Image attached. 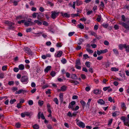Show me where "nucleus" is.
<instances>
[{"mask_svg":"<svg viewBox=\"0 0 129 129\" xmlns=\"http://www.w3.org/2000/svg\"><path fill=\"white\" fill-rule=\"evenodd\" d=\"M28 77L27 76L24 75L22 76L20 80L21 81L23 84H27L28 81Z\"/></svg>","mask_w":129,"mask_h":129,"instance_id":"1","label":"nucleus"},{"mask_svg":"<svg viewBox=\"0 0 129 129\" xmlns=\"http://www.w3.org/2000/svg\"><path fill=\"white\" fill-rule=\"evenodd\" d=\"M120 119L123 121L124 125L128 126L129 127V119L126 118L125 117L122 116L120 118Z\"/></svg>","mask_w":129,"mask_h":129,"instance_id":"2","label":"nucleus"},{"mask_svg":"<svg viewBox=\"0 0 129 129\" xmlns=\"http://www.w3.org/2000/svg\"><path fill=\"white\" fill-rule=\"evenodd\" d=\"M119 24L121 25L126 29L129 30V21H127L126 23L120 21L119 22Z\"/></svg>","mask_w":129,"mask_h":129,"instance_id":"3","label":"nucleus"},{"mask_svg":"<svg viewBox=\"0 0 129 129\" xmlns=\"http://www.w3.org/2000/svg\"><path fill=\"white\" fill-rule=\"evenodd\" d=\"M31 19L29 18L27 20H26L24 22V25L25 26H29L35 25V23L31 21Z\"/></svg>","mask_w":129,"mask_h":129,"instance_id":"4","label":"nucleus"},{"mask_svg":"<svg viewBox=\"0 0 129 129\" xmlns=\"http://www.w3.org/2000/svg\"><path fill=\"white\" fill-rule=\"evenodd\" d=\"M76 121H77L76 123L78 126L82 128H84L85 127V124L79 120L77 119L76 120Z\"/></svg>","mask_w":129,"mask_h":129,"instance_id":"5","label":"nucleus"},{"mask_svg":"<svg viewBox=\"0 0 129 129\" xmlns=\"http://www.w3.org/2000/svg\"><path fill=\"white\" fill-rule=\"evenodd\" d=\"M76 65L75 67L76 68L79 70H80L81 69V67L80 66L81 63L80 59H78L76 61Z\"/></svg>","mask_w":129,"mask_h":129,"instance_id":"6","label":"nucleus"},{"mask_svg":"<svg viewBox=\"0 0 129 129\" xmlns=\"http://www.w3.org/2000/svg\"><path fill=\"white\" fill-rule=\"evenodd\" d=\"M52 13L51 15V18L53 19H55L60 13L59 12H56L55 11L51 12Z\"/></svg>","mask_w":129,"mask_h":129,"instance_id":"7","label":"nucleus"},{"mask_svg":"<svg viewBox=\"0 0 129 129\" xmlns=\"http://www.w3.org/2000/svg\"><path fill=\"white\" fill-rule=\"evenodd\" d=\"M24 51L26 53L29 55H31L33 54V53L29 48L26 47L24 48Z\"/></svg>","mask_w":129,"mask_h":129,"instance_id":"8","label":"nucleus"},{"mask_svg":"<svg viewBox=\"0 0 129 129\" xmlns=\"http://www.w3.org/2000/svg\"><path fill=\"white\" fill-rule=\"evenodd\" d=\"M62 53V52L61 51H59L55 53L54 56L56 58L60 57L61 56Z\"/></svg>","mask_w":129,"mask_h":129,"instance_id":"9","label":"nucleus"},{"mask_svg":"<svg viewBox=\"0 0 129 129\" xmlns=\"http://www.w3.org/2000/svg\"><path fill=\"white\" fill-rule=\"evenodd\" d=\"M41 113V112H40L38 113V118L39 119H40V117H41L42 119H45V117L44 114L43 113H42L41 114V115L40 116Z\"/></svg>","mask_w":129,"mask_h":129,"instance_id":"10","label":"nucleus"},{"mask_svg":"<svg viewBox=\"0 0 129 129\" xmlns=\"http://www.w3.org/2000/svg\"><path fill=\"white\" fill-rule=\"evenodd\" d=\"M93 92L94 94L97 95L101 93V90L98 89H96L93 90Z\"/></svg>","mask_w":129,"mask_h":129,"instance_id":"11","label":"nucleus"},{"mask_svg":"<svg viewBox=\"0 0 129 129\" xmlns=\"http://www.w3.org/2000/svg\"><path fill=\"white\" fill-rule=\"evenodd\" d=\"M126 45L125 44H120L118 45L119 49L120 50H122L123 48H125L126 47Z\"/></svg>","mask_w":129,"mask_h":129,"instance_id":"12","label":"nucleus"},{"mask_svg":"<svg viewBox=\"0 0 129 129\" xmlns=\"http://www.w3.org/2000/svg\"><path fill=\"white\" fill-rule=\"evenodd\" d=\"M97 102L99 104L101 105H104L105 103V102L102 99H99L97 101Z\"/></svg>","mask_w":129,"mask_h":129,"instance_id":"13","label":"nucleus"},{"mask_svg":"<svg viewBox=\"0 0 129 129\" xmlns=\"http://www.w3.org/2000/svg\"><path fill=\"white\" fill-rule=\"evenodd\" d=\"M25 115L27 116H29L30 117L33 115V113L31 112H25Z\"/></svg>","mask_w":129,"mask_h":129,"instance_id":"14","label":"nucleus"},{"mask_svg":"<svg viewBox=\"0 0 129 129\" xmlns=\"http://www.w3.org/2000/svg\"><path fill=\"white\" fill-rule=\"evenodd\" d=\"M20 1L21 0H18V1H16L15 0H11L10 2L11 3H13L14 5L16 6L17 5L18 2Z\"/></svg>","mask_w":129,"mask_h":129,"instance_id":"15","label":"nucleus"},{"mask_svg":"<svg viewBox=\"0 0 129 129\" xmlns=\"http://www.w3.org/2000/svg\"><path fill=\"white\" fill-rule=\"evenodd\" d=\"M51 67L50 66H47L44 70V72L45 73H47L48 71L50 70Z\"/></svg>","mask_w":129,"mask_h":129,"instance_id":"16","label":"nucleus"},{"mask_svg":"<svg viewBox=\"0 0 129 129\" xmlns=\"http://www.w3.org/2000/svg\"><path fill=\"white\" fill-rule=\"evenodd\" d=\"M59 99L61 102L62 103L63 101V95L62 93H60L59 95Z\"/></svg>","mask_w":129,"mask_h":129,"instance_id":"17","label":"nucleus"},{"mask_svg":"<svg viewBox=\"0 0 129 129\" xmlns=\"http://www.w3.org/2000/svg\"><path fill=\"white\" fill-rule=\"evenodd\" d=\"M75 2L77 6H78L81 5L83 3V2L79 0H77Z\"/></svg>","mask_w":129,"mask_h":129,"instance_id":"18","label":"nucleus"},{"mask_svg":"<svg viewBox=\"0 0 129 129\" xmlns=\"http://www.w3.org/2000/svg\"><path fill=\"white\" fill-rule=\"evenodd\" d=\"M18 68L19 70H23L24 68V66L22 64H21L19 65Z\"/></svg>","mask_w":129,"mask_h":129,"instance_id":"19","label":"nucleus"},{"mask_svg":"<svg viewBox=\"0 0 129 129\" xmlns=\"http://www.w3.org/2000/svg\"><path fill=\"white\" fill-rule=\"evenodd\" d=\"M119 114V112L118 111H116L112 113V116L113 117H115L116 115H118Z\"/></svg>","mask_w":129,"mask_h":129,"instance_id":"20","label":"nucleus"},{"mask_svg":"<svg viewBox=\"0 0 129 129\" xmlns=\"http://www.w3.org/2000/svg\"><path fill=\"white\" fill-rule=\"evenodd\" d=\"M14 23H13L10 22L8 26H9V28L10 29H12L14 28L13 25H14Z\"/></svg>","mask_w":129,"mask_h":129,"instance_id":"21","label":"nucleus"},{"mask_svg":"<svg viewBox=\"0 0 129 129\" xmlns=\"http://www.w3.org/2000/svg\"><path fill=\"white\" fill-rule=\"evenodd\" d=\"M48 28H49L48 31L52 34L54 33V31H53V29L51 27L49 26Z\"/></svg>","mask_w":129,"mask_h":129,"instance_id":"22","label":"nucleus"},{"mask_svg":"<svg viewBox=\"0 0 129 129\" xmlns=\"http://www.w3.org/2000/svg\"><path fill=\"white\" fill-rule=\"evenodd\" d=\"M34 23H37L39 25H41L42 24V22L38 20H35L34 21Z\"/></svg>","mask_w":129,"mask_h":129,"instance_id":"23","label":"nucleus"},{"mask_svg":"<svg viewBox=\"0 0 129 129\" xmlns=\"http://www.w3.org/2000/svg\"><path fill=\"white\" fill-rule=\"evenodd\" d=\"M80 103L82 105L83 108H84L86 105V103L83 101L81 100L80 101Z\"/></svg>","mask_w":129,"mask_h":129,"instance_id":"24","label":"nucleus"},{"mask_svg":"<svg viewBox=\"0 0 129 129\" xmlns=\"http://www.w3.org/2000/svg\"><path fill=\"white\" fill-rule=\"evenodd\" d=\"M71 78L74 79L76 80L77 79V76L75 74H72L71 76Z\"/></svg>","mask_w":129,"mask_h":129,"instance_id":"25","label":"nucleus"},{"mask_svg":"<svg viewBox=\"0 0 129 129\" xmlns=\"http://www.w3.org/2000/svg\"><path fill=\"white\" fill-rule=\"evenodd\" d=\"M71 83H74L75 85H77L79 84V82L75 80H71Z\"/></svg>","mask_w":129,"mask_h":129,"instance_id":"26","label":"nucleus"},{"mask_svg":"<svg viewBox=\"0 0 129 129\" xmlns=\"http://www.w3.org/2000/svg\"><path fill=\"white\" fill-rule=\"evenodd\" d=\"M77 26L78 27L82 29H83L84 27L83 25L80 23L79 24H78L77 25Z\"/></svg>","mask_w":129,"mask_h":129,"instance_id":"27","label":"nucleus"},{"mask_svg":"<svg viewBox=\"0 0 129 129\" xmlns=\"http://www.w3.org/2000/svg\"><path fill=\"white\" fill-rule=\"evenodd\" d=\"M111 70L112 71H118V69L115 67H112L111 68Z\"/></svg>","mask_w":129,"mask_h":129,"instance_id":"28","label":"nucleus"},{"mask_svg":"<svg viewBox=\"0 0 129 129\" xmlns=\"http://www.w3.org/2000/svg\"><path fill=\"white\" fill-rule=\"evenodd\" d=\"M44 103L43 101L39 100L38 102V104L40 106H42Z\"/></svg>","mask_w":129,"mask_h":129,"instance_id":"29","label":"nucleus"},{"mask_svg":"<svg viewBox=\"0 0 129 129\" xmlns=\"http://www.w3.org/2000/svg\"><path fill=\"white\" fill-rule=\"evenodd\" d=\"M66 87L65 86H62L61 88V90L62 91H64L66 90Z\"/></svg>","mask_w":129,"mask_h":129,"instance_id":"30","label":"nucleus"},{"mask_svg":"<svg viewBox=\"0 0 129 129\" xmlns=\"http://www.w3.org/2000/svg\"><path fill=\"white\" fill-rule=\"evenodd\" d=\"M43 16V14L41 13H39L38 14V19H40L42 17V16Z\"/></svg>","mask_w":129,"mask_h":129,"instance_id":"31","label":"nucleus"},{"mask_svg":"<svg viewBox=\"0 0 129 129\" xmlns=\"http://www.w3.org/2000/svg\"><path fill=\"white\" fill-rule=\"evenodd\" d=\"M53 101L56 104L58 105V100L57 98H54Z\"/></svg>","mask_w":129,"mask_h":129,"instance_id":"32","label":"nucleus"},{"mask_svg":"<svg viewBox=\"0 0 129 129\" xmlns=\"http://www.w3.org/2000/svg\"><path fill=\"white\" fill-rule=\"evenodd\" d=\"M33 127L35 129H38L39 128V126L38 124H36L33 126Z\"/></svg>","mask_w":129,"mask_h":129,"instance_id":"33","label":"nucleus"},{"mask_svg":"<svg viewBox=\"0 0 129 129\" xmlns=\"http://www.w3.org/2000/svg\"><path fill=\"white\" fill-rule=\"evenodd\" d=\"M101 15H98L96 20L98 22H100L101 20Z\"/></svg>","mask_w":129,"mask_h":129,"instance_id":"34","label":"nucleus"},{"mask_svg":"<svg viewBox=\"0 0 129 129\" xmlns=\"http://www.w3.org/2000/svg\"><path fill=\"white\" fill-rule=\"evenodd\" d=\"M42 23L43 25L45 26H47L48 25V23L45 21H43Z\"/></svg>","mask_w":129,"mask_h":129,"instance_id":"35","label":"nucleus"},{"mask_svg":"<svg viewBox=\"0 0 129 129\" xmlns=\"http://www.w3.org/2000/svg\"><path fill=\"white\" fill-rule=\"evenodd\" d=\"M103 65H104V66L106 68H107L109 67L110 66V64L108 62H105Z\"/></svg>","mask_w":129,"mask_h":129,"instance_id":"36","label":"nucleus"},{"mask_svg":"<svg viewBox=\"0 0 129 129\" xmlns=\"http://www.w3.org/2000/svg\"><path fill=\"white\" fill-rule=\"evenodd\" d=\"M25 20H22L21 21H18L17 22L19 24H20L21 23H24V22H25Z\"/></svg>","mask_w":129,"mask_h":129,"instance_id":"37","label":"nucleus"},{"mask_svg":"<svg viewBox=\"0 0 129 129\" xmlns=\"http://www.w3.org/2000/svg\"><path fill=\"white\" fill-rule=\"evenodd\" d=\"M75 33L74 31L70 32L68 34V36L69 37H71L74 34H75Z\"/></svg>","mask_w":129,"mask_h":129,"instance_id":"38","label":"nucleus"},{"mask_svg":"<svg viewBox=\"0 0 129 129\" xmlns=\"http://www.w3.org/2000/svg\"><path fill=\"white\" fill-rule=\"evenodd\" d=\"M90 62L89 61H86L85 63V64L87 67L88 68H90Z\"/></svg>","mask_w":129,"mask_h":129,"instance_id":"39","label":"nucleus"},{"mask_svg":"<svg viewBox=\"0 0 129 129\" xmlns=\"http://www.w3.org/2000/svg\"><path fill=\"white\" fill-rule=\"evenodd\" d=\"M61 61L63 64H64L66 63L67 60L66 59L64 58L61 60Z\"/></svg>","mask_w":129,"mask_h":129,"instance_id":"40","label":"nucleus"},{"mask_svg":"<svg viewBox=\"0 0 129 129\" xmlns=\"http://www.w3.org/2000/svg\"><path fill=\"white\" fill-rule=\"evenodd\" d=\"M47 4L51 6H54V4L53 3H52L48 1H47Z\"/></svg>","mask_w":129,"mask_h":129,"instance_id":"41","label":"nucleus"},{"mask_svg":"<svg viewBox=\"0 0 129 129\" xmlns=\"http://www.w3.org/2000/svg\"><path fill=\"white\" fill-rule=\"evenodd\" d=\"M86 51L89 53H92L93 52L92 50L90 49L89 48H86Z\"/></svg>","mask_w":129,"mask_h":129,"instance_id":"42","label":"nucleus"},{"mask_svg":"<svg viewBox=\"0 0 129 129\" xmlns=\"http://www.w3.org/2000/svg\"><path fill=\"white\" fill-rule=\"evenodd\" d=\"M23 18L22 16V15H20L16 17V19L17 20L21 19Z\"/></svg>","mask_w":129,"mask_h":129,"instance_id":"43","label":"nucleus"},{"mask_svg":"<svg viewBox=\"0 0 129 129\" xmlns=\"http://www.w3.org/2000/svg\"><path fill=\"white\" fill-rule=\"evenodd\" d=\"M124 48L126 49V51L127 52H129V45L126 46V47Z\"/></svg>","mask_w":129,"mask_h":129,"instance_id":"44","label":"nucleus"},{"mask_svg":"<svg viewBox=\"0 0 129 129\" xmlns=\"http://www.w3.org/2000/svg\"><path fill=\"white\" fill-rule=\"evenodd\" d=\"M113 50L115 54H118L119 53L118 51L116 49H114Z\"/></svg>","mask_w":129,"mask_h":129,"instance_id":"45","label":"nucleus"},{"mask_svg":"<svg viewBox=\"0 0 129 129\" xmlns=\"http://www.w3.org/2000/svg\"><path fill=\"white\" fill-rule=\"evenodd\" d=\"M102 26H103L105 28H107L108 26V24H106L105 23H104L102 24Z\"/></svg>","mask_w":129,"mask_h":129,"instance_id":"46","label":"nucleus"},{"mask_svg":"<svg viewBox=\"0 0 129 129\" xmlns=\"http://www.w3.org/2000/svg\"><path fill=\"white\" fill-rule=\"evenodd\" d=\"M63 15V16L69 18L70 17V15L67 14V13H64Z\"/></svg>","mask_w":129,"mask_h":129,"instance_id":"47","label":"nucleus"},{"mask_svg":"<svg viewBox=\"0 0 129 129\" xmlns=\"http://www.w3.org/2000/svg\"><path fill=\"white\" fill-rule=\"evenodd\" d=\"M83 57L84 59H86L88 58L89 57L88 56V55L87 54H85L83 55Z\"/></svg>","mask_w":129,"mask_h":129,"instance_id":"48","label":"nucleus"},{"mask_svg":"<svg viewBox=\"0 0 129 129\" xmlns=\"http://www.w3.org/2000/svg\"><path fill=\"white\" fill-rule=\"evenodd\" d=\"M68 107L69 108L71 109L72 110L74 111V108H73V105L69 104Z\"/></svg>","mask_w":129,"mask_h":129,"instance_id":"49","label":"nucleus"},{"mask_svg":"<svg viewBox=\"0 0 129 129\" xmlns=\"http://www.w3.org/2000/svg\"><path fill=\"white\" fill-rule=\"evenodd\" d=\"M16 101V100L15 99H11L10 100V102L11 104H12L15 102Z\"/></svg>","mask_w":129,"mask_h":129,"instance_id":"50","label":"nucleus"},{"mask_svg":"<svg viewBox=\"0 0 129 129\" xmlns=\"http://www.w3.org/2000/svg\"><path fill=\"white\" fill-rule=\"evenodd\" d=\"M21 126V124L19 123H17L15 125V126L17 128H19Z\"/></svg>","mask_w":129,"mask_h":129,"instance_id":"51","label":"nucleus"},{"mask_svg":"<svg viewBox=\"0 0 129 129\" xmlns=\"http://www.w3.org/2000/svg\"><path fill=\"white\" fill-rule=\"evenodd\" d=\"M121 20L125 22V17L124 15H122L121 16Z\"/></svg>","mask_w":129,"mask_h":129,"instance_id":"52","label":"nucleus"},{"mask_svg":"<svg viewBox=\"0 0 129 129\" xmlns=\"http://www.w3.org/2000/svg\"><path fill=\"white\" fill-rule=\"evenodd\" d=\"M28 104L30 105H31L33 104V102L32 100H30L28 102Z\"/></svg>","mask_w":129,"mask_h":129,"instance_id":"53","label":"nucleus"},{"mask_svg":"<svg viewBox=\"0 0 129 129\" xmlns=\"http://www.w3.org/2000/svg\"><path fill=\"white\" fill-rule=\"evenodd\" d=\"M7 66H5L2 67V69L3 71H4L6 70L7 69Z\"/></svg>","mask_w":129,"mask_h":129,"instance_id":"54","label":"nucleus"},{"mask_svg":"<svg viewBox=\"0 0 129 129\" xmlns=\"http://www.w3.org/2000/svg\"><path fill=\"white\" fill-rule=\"evenodd\" d=\"M4 73H0V78L2 79L4 78Z\"/></svg>","mask_w":129,"mask_h":129,"instance_id":"55","label":"nucleus"},{"mask_svg":"<svg viewBox=\"0 0 129 129\" xmlns=\"http://www.w3.org/2000/svg\"><path fill=\"white\" fill-rule=\"evenodd\" d=\"M55 74L56 73L55 72L53 71H52L50 73L51 75L53 77L55 75Z\"/></svg>","mask_w":129,"mask_h":129,"instance_id":"56","label":"nucleus"},{"mask_svg":"<svg viewBox=\"0 0 129 129\" xmlns=\"http://www.w3.org/2000/svg\"><path fill=\"white\" fill-rule=\"evenodd\" d=\"M67 115L69 117H72L73 115L71 112L70 111L69 112L67 113Z\"/></svg>","mask_w":129,"mask_h":129,"instance_id":"57","label":"nucleus"},{"mask_svg":"<svg viewBox=\"0 0 129 129\" xmlns=\"http://www.w3.org/2000/svg\"><path fill=\"white\" fill-rule=\"evenodd\" d=\"M19 69V68L15 67L14 68L13 70L15 72H17L18 71Z\"/></svg>","mask_w":129,"mask_h":129,"instance_id":"58","label":"nucleus"},{"mask_svg":"<svg viewBox=\"0 0 129 129\" xmlns=\"http://www.w3.org/2000/svg\"><path fill=\"white\" fill-rule=\"evenodd\" d=\"M22 93V89H20L18 91H16L15 93V94H20Z\"/></svg>","mask_w":129,"mask_h":129,"instance_id":"59","label":"nucleus"},{"mask_svg":"<svg viewBox=\"0 0 129 129\" xmlns=\"http://www.w3.org/2000/svg\"><path fill=\"white\" fill-rule=\"evenodd\" d=\"M102 53H104L107 52L108 51L107 50V49H105L104 50H101Z\"/></svg>","mask_w":129,"mask_h":129,"instance_id":"60","label":"nucleus"},{"mask_svg":"<svg viewBox=\"0 0 129 129\" xmlns=\"http://www.w3.org/2000/svg\"><path fill=\"white\" fill-rule=\"evenodd\" d=\"M103 58V57L102 56H100L97 57V60H101Z\"/></svg>","mask_w":129,"mask_h":129,"instance_id":"61","label":"nucleus"},{"mask_svg":"<svg viewBox=\"0 0 129 129\" xmlns=\"http://www.w3.org/2000/svg\"><path fill=\"white\" fill-rule=\"evenodd\" d=\"M93 12L92 10L88 11L87 13V15H89Z\"/></svg>","mask_w":129,"mask_h":129,"instance_id":"62","label":"nucleus"},{"mask_svg":"<svg viewBox=\"0 0 129 129\" xmlns=\"http://www.w3.org/2000/svg\"><path fill=\"white\" fill-rule=\"evenodd\" d=\"M81 77L82 79H84L86 78V76L84 75L83 74H81Z\"/></svg>","mask_w":129,"mask_h":129,"instance_id":"63","label":"nucleus"},{"mask_svg":"<svg viewBox=\"0 0 129 129\" xmlns=\"http://www.w3.org/2000/svg\"><path fill=\"white\" fill-rule=\"evenodd\" d=\"M47 127L48 129H52L53 128L52 125L50 124L48 125Z\"/></svg>","mask_w":129,"mask_h":129,"instance_id":"64","label":"nucleus"}]
</instances>
